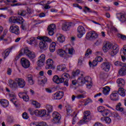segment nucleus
Returning a JSON list of instances; mask_svg holds the SVG:
<instances>
[{"mask_svg":"<svg viewBox=\"0 0 126 126\" xmlns=\"http://www.w3.org/2000/svg\"><path fill=\"white\" fill-rule=\"evenodd\" d=\"M40 40H41L39 43V48L42 51H46L48 49V43H52V39L47 36H41L40 37Z\"/></svg>","mask_w":126,"mask_h":126,"instance_id":"1","label":"nucleus"},{"mask_svg":"<svg viewBox=\"0 0 126 126\" xmlns=\"http://www.w3.org/2000/svg\"><path fill=\"white\" fill-rule=\"evenodd\" d=\"M86 38L90 41H94L98 38V34L95 31H90L87 33Z\"/></svg>","mask_w":126,"mask_h":126,"instance_id":"2","label":"nucleus"},{"mask_svg":"<svg viewBox=\"0 0 126 126\" xmlns=\"http://www.w3.org/2000/svg\"><path fill=\"white\" fill-rule=\"evenodd\" d=\"M90 114L91 113L90 111H85L84 113V116L83 117V120L80 121V124H87V123H88V121H90V120L92 119Z\"/></svg>","mask_w":126,"mask_h":126,"instance_id":"3","label":"nucleus"},{"mask_svg":"<svg viewBox=\"0 0 126 126\" xmlns=\"http://www.w3.org/2000/svg\"><path fill=\"white\" fill-rule=\"evenodd\" d=\"M78 82H80L81 84H84L86 82H87L86 85L87 86H92L91 84H89V82L91 81V78L89 76H87V77H81L80 78H78Z\"/></svg>","mask_w":126,"mask_h":126,"instance_id":"4","label":"nucleus"},{"mask_svg":"<svg viewBox=\"0 0 126 126\" xmlns=\"http://www.w3.org/2000/svg\"><path fill=\"white\" fill-rule=\"evenodd\" d=\"M52 117L53 118L52 122L54 124H58V123H60L62 116L59 112H54L52 114Z\"/></svg>","mask_w":126,"mask_h":126,"instance_id":"5","label":"nucleus"},{"mask_svg":"<svg viewBox=\"0 0 126 126\" xmlns=\"http://www.w3.org/2000/svg\"><path fill=\"white\" fill-rule=\"evenodd\" d=\"M9 31L11 33H13L16 35H19L20 33V31H19V27L16 25L11 26L9 29Z\"/></svg>","mask_w":126,"mask_h":126,"instance_id":"6","label":"nucleus"},{"mask_svg":"<svg viewBox=\"0 0 126 126\" xmlns=\"http://www.w3.org/2000/svg\"><path fill=\"white\" fill-rule=\"evenodd\" d=\"M23 52L24 53V55H26L30 60H33V59H35L36 57L35 53L33 52L30 51V50L28 49L23 50Z\"/></svg>","mask_w":126,"mask_h":126,"instance_id":"7","label":"nucleus"},{"mask_svg":"<svg viewBox=\"0 0 126 126\" xmlns=\"http://www.w3.org/2000/svg\"><path fill=\"white\" fill-rule=\"evenodd\" d=\"M21 64L24 68H28L30 67L31 64L30 61L25 58H22L21 59Z\"/></svg>","mask_w":126,"mask_h":126,"instance_id":"8","label":"nucleus"},{"mask_svg":"<svg viewBox=\"0 0 126 126\" xmlns=\"http://www.w3.org/2000/svg\"><path fill=\"white\" fill-rule=\"evenodd\" d=\"M77 32L78 33L77 34V37L78 38H80L83 36L84 34H85L86 31L83 26H79L77 29Z\"/></svg>","mask_w":126,"mask_h":126,"instance_id":"9","label":"nucleus"},{"mask_svg":"<svg viewBox=\"0 0 126 126\" xmlns=\"http://www.w3.org/2000/svg\"><path fill=\"white\" fill-rule=\"evenodd\" d=\"M100 67L104 71L108 72L111 68V63L109 62H103L100 65Z\"/></svg>","mask_w":126,"mask_h":126,"instance_id":"10","label":"nucleus"},{"mask_svg":"<svg viewBox=\"0 0 126 126\" xmlns=\"http://www.w3.org/2000/svg\"><path fill=\"white\" fill-rule=\"evenodd\" d=\"M120 50V47L118 44H114L112 46V50L110 52V55L112 57H114V56H116L118 53H119V51Z\"/></svg>","mask_w":126,"mask_h":126,"instance_id":"11","label":"nucleus"},{"mask_svg":"<svg viewBox=\"0 0 126 126\" xmlns=\"http://www.w3.org/2000/svg\"><path fill=\"white\" fill-rule=\"evenodd\" d=\"M15 81L17 82L20 88H23L25 87L26 83L25 82L24 79L22 78H16L15 79Z\"/></svg>","mask_w":126,"mask_h":126,"instance_id":"12","label":"nucleus"},{"mask_svg":"<svg viewBox=\"0 0 126 126\" xmlns=\"http://www.w3.org/2000/svg\"><path fill=\"white\" fill-rule=\"evenodd\" d=\"M46 69H52L54 68V61L52 59H48L46 61Z\"/></svg>","mask_w":126,"mask_h":126,"instance_id":"13","label":"nucleus"},{"mask_svg":"<svg viewBox=\"0 0 126 126\" xmlns=\"http://www.w3.org/2000/svg\"><path fill=\"white\" fill-rule=\"evenodd\" d=\"M55 29H56L55 24H52L48 27L47 30L49 36H53V35H54V31H55Z\"/></svg>","mask_w":126,"mask_h":126,"instance_id":"14","label":"nucleus"},{"mask_svg":"<svg viewBox=\"0 0 126 126\" xmlns=\"http://www.w3.org/2000/svg\"><path fill=\"white\" fill-rule=\"evenodd\" d=\"M63 95H64L63 92H58L53 94V96L55 100H61L63 97Z\"/></svg>","mask_w":126,"mask_h":126,"instance_id":"15","label":"nucleus"},{"mask_svg":"<svg viewBox=\"0 0 126 126\" xmlns=\"http://www.w3.org/2000/svg\"><path fill=\"white\" fill-rule=\"evenodd\" d=\"M110 98L112 101H118L119 100V94L118 91H113L110 94Z\"/></svg>","mask_w":126,"mask_h":126,"instance_id":"16","label":"nucleus"},{"mask_svg":"<svg viewBox=\"0 0 126 126\" xmlns=\"http://www.w3.org/2000/svg\"><path fill=\"white\" fill-rule=\"evenodd\" d=\"M52 80L55 83H56V84L63 83V80L61 79V78H60L59 76L57 75H55L53 76Z\"/></svg>","mask_w":126,"mask_h":126,"instance_id":"17","label":"nucleus"},{"mask_svg":"<svg viewBox=\"0 0 126 126\" xmlns=\"http://www.w3.org/2000/svg\"><path fill=\"white\" fill-rule=\"evenodd\" d=\"M112 48V44L111 42H106L105 45L103 47V51L104 53H107L110 49Z\"/></svg>","mask_w":126,"mask_h":126,"instance_id":"18","label":"nucleus"},{"mask_svg":"<svg viewBox=\"0 0 126 126\" xmlns=\"http://www.w3.org/2000/svg\"><path fill=\"white\" fill-rule=\"evenodd\" d=\"M66 52L65 50H63L62 49H58L57 50V54L61 58H64V57H65V56L66 55V52Z\"/></svg>","mask_w":126,"mask_h":126,"instance_id":"19","label":"nucleus"},{"mask_svg":"<svg viewBox=\"0 0 126 126\" xmlns=\"http://www.w3.org/2000/svg\"><path fill=\"white\" fill-rule=\"evenodd\" d=\"M60 78L62 79V83H63V82H64V80L70 78V75H69L68 73H65L62 74Z\"/></svg>","mask_w":126,"mask_h":126,"instance_id":"20","label":"nucleus"},{"mask_svg":"<svg viewBox=\"0 0 126 126\" xmlns=\"http://www.w3.org/2000/svg\"><path fill=\"white\" fill-rule=\"evenodd\" d=\"M69 47H70V45H66L65 46V51H66L68 50V54H69V55H73V52H74V49H73V48H70Z\"/></svg>","mask_w":126,"mask_h":126,"instance_id":"21","label":"nucleus"},{"mask_svg":"<svg viewBox=\"0 0 126 126\" xmlns=\"http://www.w3.org/2000/svg\"><path fill=\"white\" fill-rule=\"evenodd\" d=\"M27 78H28L29 84H30V85H33V84H34L35 82L33 80V76L32 75H28Z\"/></svg>","mask_w":126,"mask_h":126,"instance_id":"22","label":"nucleus"},{"mask_svg":"<svg viewBox=\"0 0 126 126\" xmlns=\"http://www.w3.org/2000/svg\"><path fill=\"white\" fill-rule=\"evenodd\" d=\"M117 83H118V86H119V87H123L125 84H126L125 80L122 78L117 79Z\"/></svg>","mask_w":126,"mask_h":126,"instance_id":"23","label":"nucleus"},{"mask_svg":"<svg viewBox=\"0 0 126 126\" xmlns=\"http://www.w3.org/2000/svg\"><path fill=\"white\" fill-rule=\"evenodd\" d=\"M9 87L11 88H17V82H16V81L14 82L13 80H9Z\"/></svg>","mask_w":126,"mask_h":126,"instance_id":"24","label":"nucleus"},{"mask_svg":"<svg viewBox=\"0 0 126 126\" xmlns=\"http://www.w3.org/2000/svg\"><path fill=\"white\" fill-rule=\"evenodd\" d=\"M65 41V37L63 35L60 34L57 38V42L58 43H63Z\"/></svg>","mask_w":126,"mask_h":126,"instance_id":"25","label":"nucleus"},{"mask_svg":"<svg viewBox=\"0 0 126 126\" xmlns=\"http://www.w3.org/2000/svg\"><path fill=\"white\" fill-rule=\"evenodd\" d=\"M71 25L69 23H65L63 25L62 29L63 31H68L69 30V27Z\"/></svg>","mask_w":126,"mask_h":126,"instance_id":"26","label":"nucleus"},{"mask_svg":"<svg viewBox=\"0 0 126 126\" xmlns=\"http://www.w3.org/2000/svg\"><path fill=\"white\" fill-rule=\"evenodd\" d=\"M0 103L4 108H6L8 106V101L5 99L0 100Z\"/></svg>","mask_w":126,"mask_h":126,"instance_id":"27","label":"nucleus"},{"mask_svg":"<svg viewBox=\"0 0 126 126\" xmlns=\"http://www.w3.org/2000/svg\"><path fill=\"white\" fill-rule=\"evenodd\" d=\"M118 94L122 96L123 97L126 95V92L125 91V89L123 88H120L118 89V91H117Z\"/></svg>","mask_w":126,"mask_h":126,"instance_id":"28","label":"nucleus"},{"mask_svg":"<svg viewBox=\"0 0 126 126\" xmlns=\"http://www.w3.org/2000/svg\"><path fill=\"white\" fill-rule=\"evenodd\" d=\"M118 18L122 22H125L126 21V15L123 14H119L118 15Z\"/></svg>","mask_w":126,"mask_h":126,"instance_id":"29","label":"nucleus"},{"mask_svg":"<svg viewBox=\"0 0 126 126\" xmlns=\"http://www.w3.org/2000/svg\"><path fill=\"white\" fill-rule=\"evenodd\" d=\"M103 93L104 94V95H109V93L110 92V87H105L104 88H103Z\"/></svg>","mask_w":126,"mask_h":126,"instance_id":"30","label":"nucleus"},{"mask_svg":"<svg viewBox=\"0 0 126 126\" xmlns=\"http://www.w3.org/2000/svg\"><path fill=\"white\" fill-rule=\"evenodd\" d=\"M49 49L51 53H54L56 51V42H52L50 46Z\"/></svg>","mask_w":126,"mask_h":126,"instance_id":"31","label":"nucleus"},{"mask_svg":"<svg viewBox=\"0 0 126 126\" xmlns=\"http://www.w3.org/2000/svg\"><path fill=\"white\" fill-rule=\"evenodd\" d=\"M119 74L121 75V76H125L126 75V69L124 68H121L119 71Z\"/></svg>","mask_w":126,"mask_h":126,"instance_id":"32","label":"nucleus"},{"mask_svg":"<svg viewBox=\"0 0 126 126\" xmlns=\"http://www.w3.org/2000/svg\"><path fill=\"white\" fill-rule=\"evenodd\" d=\"M12 50V48H8L4 51V60H5L6 59V57H8V55H9V53L10 52H11V50Z\"/></svg>","mask_w":126,"mask_h":126,"instance_id":"33","label":"nucleus"},{"mask_svg":"<svg viewBox=\"0 0 126 126\" xmlns=\"http://www.w3.org/2000/svg\"><path fill=\"white\" fill-rule=\"evenodd\" d=\"M46 110L48 113H52L53 112V106L50 104H47L46 106Z\"/></svg>","mask_w":126,"mask_h":126,"instance_id":"34","label":"nucleus"},{"mask_svg":"<svg viewBox=\"0 0 126 126\" xmlns=\"http://www.w3.org/2000/svg\"><path fill=\"white\" fill-rule=\"evenodd\" d=\"M12 17L10 18L9 21L10 22H12V23L16 24L18 23V17H14V19H11Z\"/></svg>","mask_w":126,"mask_h":126,"instance_id":"35","label":"nucleus"},{"mask_svg":"<svg viewBox=\"0 0 126 126\" xmlns=\"http://www.w3.org/2000/svg\"><path fill=\"white\" fill-rule=\"evenodd\" d=\"M111 113V111L108 109H103V111H102V113H101L102 116L103 117H106V116H107Z\"/></svg>","mask_w":126,"mask_h":126,"instance_id":"36","label":"nucleus"},{"mask_svg":"<svg viewBox=\"0 0 126 126\" xmlns=\"http://www.w3.org/2000/svg\"><path fill=\"white\" fill-rule=\"evenodd\" d=\"M84 9L83 10L84 12H85V13H87V11L88 12H93L94 13H96V11H92L90 8H89L87 6H85L84 7Z\"/></svg>","mask_w":126,"mask_h":126,"instance_id":"37","label":"nucleus"},{"mask_svg":"<svg viewBox=\"0 0 126 126\" xmlns=\"http://www.w3.org/2000/svg\"><path fill=\"white\" fill-rule=\"evenodd\" d=\"M10 101L13 103L16 107H17L18 106V101L17 100V99H16L15 97H13V98L10 99Z\"/></svg>","mask_w":126,"mask_h":126,"instance_id":"38","label":"nucleus"},{"mask_svg":"<svg viewBox=\"0 0 126 126\" xmlns=\"http://www.w3.org/2000/svg\"><path fill=\"white\" fill-rule=\"evenodd\" d=\"M121 106H122V103L121 102H119L117 105H116V109L117 111H120V112H123L124 111V108L121 107Z\"/></svg>","mask_w":126,"mask_h":126,"instance_id":"39","label":"nucleus"},{"mask_svg":"<svg viewBox=\"0 0 126 126\" xmlns=\"http://www.w3.org/2000/svg\"><path fill=\"white\" fill-rule=\"evenodd\" d=\"M47 115V111L45 109L43 110H41L39 112V116L40 117H45Z\"/></svg>","mask_w":126,"mask_h":126,"instance_id":"40","label":"nucleus"},{"mask_svg":"<svg viewBox=\"0 0 126 126\" xmlns=\"http://www.w3.org/2000/svg\"><path fill=\"white\" fill-rule=\"evenodd\" d=\"M18 14L21 16H25L27 14V12L24 10H22L20 12H18Z\"/></svg>","mask_w":126,"mask_h":126,"instance_id":"41","label":"nucleus"},{"mask_svg":"<svg viewBox=\"0 0 126 126\" xmlns=\"http://www.w3.org/2000/svg\"><path fill=\"white\" fill-rule=\"evenodd\" d=\"M37 64L38 66H39V67H42V66H43L45 64V62L38 60L37 62Z\"/></svg>","mask_w":126,"mask_h":126,"instance_id":"42","label":"nucleus"},{"mask_svg":"<svg viewBox=\"0 0 126 126\" xmlns=\"http://www.w3.org/2000/svg\"><path fill=\"white\" fill-rule=\"evenodd\" d=\"M112 117H113V118H117L118 120H120L121 119V117H120V115H119V113L117 112H113L111 114Z\"/></svg>","mask_w":126,"mask_h":126,"instance_id":"43","label":"nucleus"},{"mask_svg":"<svg viewBox=\"0 0 126 126\" xmlns=\"http://www.w3.org/2000/svg\"><path fill=\"white\" fill-rule=\"evenodd\" d=\"M22 52H23V50H21V51H20L19 55L17 56L15 58V61H18V60L19 59V58H20L21 56H23V55H24V53Z\"/></svg>","mask_w":126,"mask_h":126,"instance_id":"44","label":"nucleus"},{"mask_svg":"<svg viewBox=\"0 0 126 126\" xmlns=\"http://www.w3.org/2000/svg\"><path fill=\"white\" fill-rule=\"evenodd\" d=\"M32 105H33V106H34L35 108H40V107L41 106V104H40L36 101H32Z\"/></svg>","mask_w":126,"mask_h":126,"instance_id":"45","label":"nucleus"},{"mask_svg":"<svg viewBox=\"0 0 126 126\" xmlns=\"http://www.w3.org/2000/svg\"><path fill=\"white\" fill-rule=\"evenodd\" d=\"M45 59H46V56L44 54H41L38 58V61L41 62H45Z\"/></svg>","mask_w":126,"mask_h":126,"instance_id":"46","label":"nucleus"},{"mask_svg":"<svg viewBox=\"0 0 126 126\" xmlns=\"http://www.w3.org/2000/svg\"><path fill=\"white\" fill-rule=\"evenodd\" d=\"M26 95H27V92L20 93L18 94L19 97L22 98V99H23V97H25Z\"/></svg>","mask_w":126,"mask_h":126,"instance_id":"47","label":"nucleus"},{"mask_svg":"<svg viewBox=\"0 0 126 126\" xmlns=\"http://www.w3.org/2000/svg\"><path fill=\"white\" fill-rule=\"evenodd\" d=\"M91 54H92V50L89 48L87 50L85 56V57H88V56H89V55H91Z\"/></svg>","mask_w":126,"mask_h":126,"instance_id":"48","label":"nucleus"},{"mask_svg":"<svg viewBox=\"0 0 126 126\" xmlns=\"http://www.w3.org/2000/svg\"><path fill=\"white\" fill-rule=\"evenodd\" d=\"M79 73H80V70L79 69H77L75 71H73L72 72V74L73 76H74V77L77 76V75H78V74H79Z\"/></svg>","mask_w":126,"mask_h":126,"instance_id":"49","label":"nucleus"},{"mask_svg":"<svg viewBox=\"0 0 126 126\" xmlns=\"http://www.w3.org/2000/svg\"><path fill=\"white\" fill-rule=\"evenodd\" d=\"M24 19H23V18L21 16H18V23L19 24H22L23 23H24Z\"/></svg>","mask_w":126,"mask_h":126,"instance_id":"50","label":"nucleus"},{"mask_svg":"<svg viewBox=\"0 0 126 126\" xmlns=\"http://www.w3.org/2000/svg\"><path fill=\"white\" fill-rule=\"evenodd\" d=\"M33 43H35L36 44V38L35 37H31L30 39V42L29 44H30V45H32V44H33Z\"/></svg>","mask_w":126,"mask_h":126,"instance_id":"51","label":"nucleus"},{"mask_svg":"<svg viewBox=\"0 0 126 126\" xmlns=\"http://www.w3.org/2000/svg\"><path fill=\"white\" fill-rule=\"evenodd\" d=\"M95 60L97 62V63H101V62H103V58L100 56L96 57L95 58Z\"/></svg>","mask_w":126,"mask_h":126,"instance_id":"52","label":"nucleus"},{"mask_svg":"<svg viewBox=\"0 0 126 126\" xmlns=\"http://www.w3.org/2000/svg\"><path fill=\"white\" fill-rule=\"evenodd\" d=\"M104 120L106 124H111V122H112L111 118H110L109 117H106Z\"/></svg>","mask_w":126,"mask_h":126,"instance_id":"53","label":"nucleus"},{"mask_svg":"<svg viewBox=\"0 0 126 126\" xmlns=\"http://www.w3.org/2000/svg\"><path fill=\"white\" fill-rule=\"evenodd\" d=\"M22 117L25 120H28V118H29V117L28 116V114L26 112H24L23 114Z\"/></svg>","mask_w":126,"mask_h":126,"instance_id":"54","label":"nucleus"},{"mask_svg":"<svg viewBox=\"0 0 126 126\" xmlns=\"http://www.w3.org/2000/svg\"><path fill=\"white\" fill-rule=\"evenodd\" d=\"M105 107L103 106H99L98 107H97V111L98 112H99V113H102Z\"/></svg>","mask_w":126,"mask_h":126,"instance_id":"55","label":"nucleus"},{"mask_svg":"<svg viewBox=\"0 0 126 126\" xmlns=\"http://www.w3.org/2000/svg\"><path fill=\"white\" fill-rule=\"evenodd\" d=\"M89 103H92V99L90 98H87L85 103L84 104V106H86V105H88V104H89Z\"/></svg>","mask_w":126,"mask_h":126,"instance_id":"56","label":"nucleus"},{"mask_svg":"<svg viewBox=\"0 0 126 126\" xmlns=\"http://www.w3.org/2000/svg\"><path fill=\"white\" fill-rule=\"evenodd\" d=\"M122 63L119 61H117L114 63V64L116 65V66H122Z\"/></svg>","mask_w":126,"mask_h":126,"instance_id":"57","label":"nucleus"},{"mask_svg":"<svg viewBox=\"0 0 126 126\" xmlns=\"http://www.w3.org/2000/svg\"><path fill=\"white\" fill-rule=\"evenodd\" d=\"M92 66L94 67V66H96L97 65V64H98V62L96 61L95 59H94L92 63Z\"/></svg>","mask_w":126,"mask_h":126,"instance_id":"58","label":"nucleus"},{"mask_svg":"<svg viewBox=\"0 0 126 126\" xmlns=\"http://www.w3.org/2000/svg\"><path fill=\"white\" fill-rule=\"evenodd\" d=\"M23 99L26 102H28V101H29V96H28V95H27V94H26L25 95V96L23 97Z\"/></svg>","mask_w":126,"mask_h":126,"instance_id":"59","label":"nucleus"},{"mask_svg":"<svg viewBox=\"0 0 126 126\" xmlns=\"http://www.w3.org/2000/svg\"><path fill=\"white\" fill-rule=\"evenodd\" d=\"M11 72H12L11 68H8L7 69V74H8V75H11Z\"/></svg>","mask_w":126,"mask_h":126,"instance_id":"60","label":"nucleus"},{"mask_svg":"<svg viewBox=\"0 0 126 126\" xmlns=\"http://www.w3.org/2000/svg\"><path fill=\"white\" fill-rule=\"evenodd\" d=\"M122 52L125 57H126V45H124L123 47V50Z\"/></svg>","mask_w":126,"mask_h":126,"instance_id":"61","label":"nucleus"},{"mask_svg":"<svg viewBox=\"0 0 126 126\" xmlns=\"http://www.w3.org/2000/svg\"><path fill=\"white\" fill-rule=\"evenodd\" d=\"M34 114L35 115V116H40V110L38 109L34 110Z\"/></svg>","mask_w":126,"mask_h":126,"instance_id":"62","label":"nucleus"},{"mask_svg":"<svg viewBox=\"0 0 126 126\" xmlns=\"http://www.w3.org/2000/svg\"><path fill=\"white\" fill-rule=\"evenodd\" d=\"M34 109H32V108H29V113L31 114V115H34Z\"/></svg>","mask_w":126,"mask_h":126,"instance_id":"63","label":"nucleus"},{"mask_svg":"<svg viewBox=\"0 0 126 126\" xmlns=\"http://www.w3.org/2000/svg\"><path fill=\"white\" fill-rule=\"evenodd\" d=\"M41 126H48L46 122H40Z\"/></svg>","mask_w":126,"mask_h":126,"instance_id":"64","label":"nucleus"}]
</instances>
